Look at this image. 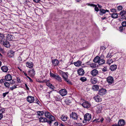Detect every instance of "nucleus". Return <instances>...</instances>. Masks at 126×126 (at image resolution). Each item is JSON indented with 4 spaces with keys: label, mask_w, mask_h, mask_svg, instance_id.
<instances>
[{
    "label": "nucleus",
    "mask_w": 126,
    "mask_h": 126,
    "mask_svg": "<svg viewBox=\"0 0 126 126\" xmlns=\"http://www.w3.org/2000/svg\"><path fill=\"white\" fill-rule=\"evenodd\" d=\"M50 76L51 77L54 78L56 80L59 82H61L62 81V78L57 74H54L50 71Z\"/></svg>",
    "instance_id": "f257e3e1"
},
{
    "label": "nucleus",
    "mask_w": 126,
    "mask_h": 126,
    "mask_svg": "<svg viewBox=\"0 0 126 126\" xmlns=\"http://www.w3.org/2000/svg\"><path fill=\"white\" fill-rule=\"evenodd\" d=\"M70 118L74 120H77L79 118V116L74 112H72L70 114Z\"/></svg>",
    "instance_id": "f03ea898"
},
{
    "label": "nucleus",
    "mask_w": 126,
    "mask_h": 126,
    "mask_svg": "<svg viewBox=\"0 0 126 126\" xmlns=\"http://www.w3.org/2000/svg\"><path fill=\"white\" fill-rule=\"evenodd\" d=\"M84 120L85 121H89L91 118V114L89 113H86L84 116Z\"/></svg>",
    "instance_id": "7ed1b4c3"
},
{
    "label": "nucleus",
    "mask_w": 126,
    "mask_h": 126,
    "mask_svg": "<svg viewBox=\"0 0 126 126\" xmlns=\"http://www.w3.org/2000/svg\"><path fill=\"white\" fill-rule=\"evenodd\" d=\"M82 105L83 107L86 108H89L91 106L90 103L88 101H85L83 102L82 104Z\"/></svg>",
    "instance_id": "20e7f679"
},
{
    "label": "nucleus",
    "mask_w": 126,
    "mask_h": 126,
    "mask_svg": "<svg viewBox=\"0 0 126 126\" xmlns=\"http://www.w3.org/2000/svg\"><path fill=\"white\" fill-rule=\"evenodd\" d=\"M60 93L62 96H63L67 94V92L65 89H63L60 91Z\"/></svg>",
    "instance_id": "39448f33"
},
{
    "label": "nucleus",
    "mask_w": 126,
    "mask_h": 126,
    "mask_svg": "<svg viewBox=\"0 0 126 126\" xmlns=\"http://www.w3.org/2000/svg\"><path fill=\"white\" fill-rule=\"evenodd\" d=\"M98 72L96 69H94L92 70L91 72V74L93 76H95L98 74Z\"/></svg>",
    "instance_id": "423d86ee"
},
{
    "label": "nucleus",
    "mask_w": 126,
    "mask_h": 126,
    "mask_svg": "<svg viewBox=\"0 0 126 126\" xmlns=\"http://www.w3.org/2000/svg\"><path fill=\"white\" fill-rule=\"evenodd\" d=\"M5 36L6 37V39L9 41L12 40L13 38V35L8 33L5 34Z\"/></svg>",
    "instance_id": "0eeeda50"
},
{
    "label": "nucleus",
    "mask_w": 126,
    "mask_h": 126,
    "mask_svg": "<svg viewBox=\"0 0 126 126\" xmlns=\"http://www.w3.org/2000/svg\"><path fill=\"white\" fill-rule=\"evenodd\" d=\"M5 81H10L12 80V77L10 74L6 75L5 77Z\"/></svg>",
    "instance_id": "6e6552de"
},
{
    "label": "nucleus",
    "mask_w": 126,
    "mask_h": 126,
    "mask_svg": "<svg viewBox=\"0 0 126 126\" xmlns=\"http://www.w3.org/2000/svg\"><path fill=\"white\" fill-rule=\"evenodd\" d=\"M125 121L124 120L122 119L119 120L118 124L119 126H123L125 125Z\"/></svg>",
    "instance_id": "1a4fd4ad"
},
{
    "label": "nucleus",
    "mask_w": 126,
    "mask_h": 126,
    "mask_svg": "<svg viewBox=\"0 0 126 126\" xmlns=\"http://www.w3.org/2000/svg\"><path fill=\"white\" fill-rule=\"evenodd\" d=\"M107 91L104 89L102 88L99 91V94L100 95H104L106 93Z\"/></svg>",
    "instance_id": "9d476101"
},
{
    "label": "nucleus",
    "mask_w": 126,
    "mask_h": 126,
    "mask_svg": "<svg viewBox=\"0 0 126 126\" xmlns=\"http://www.w3.org/2000/svg\"><path fill=\"white\" fill-rule=\"evenodd\" d=\"M107 82L110 84H111L113 81V78L111 76H109L108 77L107 79Z\"/></svg>",
    "instance_id": "9b49d317"
},
{
    "label": "nucleus",
    "mask_w": 126,
    "mask_h": 126,
    "mask_svg": "<svg viewBox=\"0 0 126 126\" xmlns=\"http://www.w3.org/2000/svg\"><path fill=\"white\" fill-rule=\"evenodd\" d=\"M27 101L30 103H32L34 100V97L32 96H28L27 98Z\"/></svg>",
    "instance_id": "f8f14e48"
},
{
    "label": "nucleus",
    "mask_w": 126,
    "mask_h": 126,
    "mask_svg": "<svg viewBox=\"0 0 126 126\" xmlns=\"http://www.w3.org/2000/svg\"><path fill=\"white\" fill-rule=\"evenodd\" d=\"M102 110L101 105H98L96 107V110L98 113H100Z\"/></svg>",
    "instance_id": "ddd939ff"
},
{
    "label": "nucleus",
    "mask_w": 126,
    "mask_h": 126,
    "mask_svg": "<svg viewBox=\"0 0 126 126\" xmlns=\"http://www.w3.org/2000/svg\"><path fill=\"white\" fill-rule=\"evenodd\" d=\"M77 71L79 75L80 76L83 75L84 73V70L81 68L78 69Z\"/></svg>",
    "instance_id": "4468645a"
},
{
    "label": "nucleus",
    "mask_w": 126,
    "mask_h": 126,
    "mask_svg": "<svg viewBox=\"0 0 126 126\" xmlns=\"http://www.w3.org/2000/svg\"><path fill=\"white\" fill-rule=\"evenodd\" d=\"M1 83L2 82H5L4 83V85L5 86L7 87H9L10 86V84L8 82L5 81V80L4 79H1L0 81Z\"/></svg>",
    "instance_id": "2eb2a0df"
},
{
    "label": "nucleus",
    "mask_w": 126,
    "mask_h": 126,
    "mask_svg": "<svg viewBox=\"0 0 126 126\" xmlns=\"http://www.w3.org/2000/svg\"><path fill=\"white\" fill-rule=\"evenodd\" d=\"M26 66L29 68H32L33 66V63L31 62H27L26 64Z\"/></svg>",
    "instance_id": "dca6fc26"
},
{
    "label": "nucleus",
    "mask_w": 126,
    "mask_h": 126,
    "mask_svg": "<svg viewBox=\"0 0 126 126\" xmlns=\"http://www.w3.org/2000/svg\"><path fill=\"white\" fill-rule=\"evenodd\" d=\"M1 69L3 72H7L8 68L7 66H3L1 67Z\"/></svg>",
    "instance_id": "f3484780"
},
{
    "label": "nucleus",
    "mask_w": 126,
    "mask_h": 126,
    "mask_svg": "<svg viewBox=\"0 0 126 126\" xmlns=\"http://www.w3.org/2000/svg\"><path fill=\"white\" fill-rule=\"evenodd\" d=\"M94 98L95 101L97 102H101L102 100L101 98L98 95L94 97Z\"/></svg>",
    "instance_id": "a211bd4d"
},
{
    "label": "nucleus",
    "mask_w": 126,
    "mask_h": 126,
    "mask_svg": "<svg viewBox=\"0 0 126 126\" xmlns=\"http://www.w3.org/2000/svg\"><path fill=\"white\" fill-rule=\"evenodd\" d=\"M68 118L67 116L64 114L62 115L60 117L61 119L63 121H66Z\"/></svg>",
    "instance_id": "6ab92c4d"
},
{
    "label": "nucleus",
    "mask_w": 126,
    "mask_h": 126,
    "mask_svg": "<svg viewBox=\"0 0 126 126\" xmlns=\"http://www.w3.org/2000/svg\"><path fill=\"white\" fill-rule=\"evenodd\" d=\"M28 72V75L31 77H33L35 75V71L33 69L29 71Z\"/></svg>",
    "instance_id": "aec40b11"
},
{
    "label": "nucleus",
    "mask_w": 126,
    "mask_h": 126,
    "mask_svg": "<svg viewBox=\"0 0 126 126\" xmlns=\"http://www.w3.org/2000/svg\"><path fill=\"white\" fill-rule=\"evenodd\" d=\"M53 65L54 66H57L59 64V62L58 61L55 59L52 61Z\"/></svg>",
    "instance_id": "412c9836"
},
{
    "label": "nucleus",
    "mask_w": 126,
    "mask_h": 126,
    "mask_svg": "<svg viewBox=\"0 0 126 126\" xmlns=\"http://www.w3.org/2000/svg\"><path fill=\"white\" fill-rule=\"evenodd\" d=\"M39 119L40 122H46L47 121V119L45 117H41Z\"/></svg>",
    "instance_id": "4be33fe9"
},
{
    "label": "nucleus",
    "mask_w": 126,
    "mask_h": 126,
    "mask_svg": "<svg viewBox=\"0 0 126 126\" xmlns=\"http://www.w3.org/2000/svg\"><path fill=\"white\" fill-rule=\"evenodd\" d=\"M110 68L112 71H114L117 68V65L115 64L113 65L110 66Z\"/></svg>",
    "instance_id": "5701e85b"
},
{
    "label": "nucleus",
    "mask_w": 126,
    "mask_h": 126,
    "mask_svg": "<svg viewBox=\"0 0 126 126\" xmlns=\"http://www.w3.org/2000/svg\"><path fill=\"white\" fill-rule=\"evenodd\" d=\"M100 57L99 56H97L95 57L93 60V62L95 63H98L99 60H100Z\"/></svg>",
    "instance_id": "b1692460"
},
{
    "label": "nucleus",
    "mask_w": 126,
    "mask_h": 126,
    "mask_svg": "<svg viewBox=\"0 0 126 126\" xmlns=\"http://www.w3.org/2000/svg\"><path fill=\"white\" fill-rule=\"evenodd\" d=\"M105 62V61L104 60L102 59H100L99 60L98 62V64L99 65H101L104 64Z\"/></svg>",
    "instance_id": "393cba45"
},
{
    "label": "nucleus",
    "mask_w": 126,
    "mask_h": 126,
    "mask_svg": "<svg viewBox=\"0 0 126 126\" xmlns=\"http://www.w3.org/2000/svg\"><path fill=\"white\" fill-rule=\"evenodd\" d=\"M67 74V73H65L63 72H62V76L64 79L67 78H68Z\"/></svg>",
    "instance_id": "a878e982"
},
{
    "label": "nucleus",
    "mask_w": 126,
    "mask_h": 126,
    "mask_svg": "<svg viewBox=\"0 0 126 126\" xmlns=\"http://www.w3.org/2000/svg\"><path fill=\"white\" fill-rule=\"evenodd\" d=\"M74 63L76 66H79L81 65V62L80 61H78L77 62H74Z\"/></svg>",
    "instance_id": "bb28decb"
},
{
    "label": "nucleus",
    "mask_w": 126,
    "mask_h": 126,
    "mask_svg": "<svg viewBox=\"0 0 126 126\" xmlns=\"http://www.w3.org/2000/svg\"><path fill=\"white\" fill-rule=\"evenodd\" d=\"M3 45L5 47L7 48L9 47H10L9 43L7 41L4 42Z\"/></svg>",
    "instance_id": "cd10ccee"
},
{
    "label": "nucleus",
    "mask_w": 126,
    "mask_h": 126,
    "mask_svg": "<svg viewBox=\"0 0 126 126\" xmlns=\"http://www.w3.org/2000/svg\"><path fill=\"white\" fill-rule=\"evenodd\" d=\"M92 89L94 91L98 90L99 89V86L97 85H94L93 86Z\"/></svg>",
    "instance_id": "c85d7f7f"
},
{
    "label": "nucleus",
    "mask_w": 126,
    "mask_h": 126,
    "mask_svg": "<svg viewBox=\"0 0 126 126\" xmlns=\"http://www.w3.org/2000/svg\"><path fill=\"white\" fill-rule=\"evenodd\" d=\"M48 118L49 120H51L53 122L55 120V117L51 115Z\"/></svg>",
    "instance_id": "c756f323"
},
{
    "label": "nucleus",
    "mask_w": 126,
    "mask_h": 126,
    "mask_svg": "<svg viewBox=\"0 0 126 126\" xmlns=\"http://www.w3.org/2000/svg\"><path fill=\"white\" fill-rule=\"evenodd\" d=\"M44 114L45 116L47 118H48L50 115H51L50 113L47 111H45L44 112Z\"/></svg>",
    "instance_id": "7c9ffc66"
},
{
    "label": "nucleus",
    "mask_w": 126,
    "mask_h": 126,
    "mask_svg": "<svg viewBox=\"0 0 126 126\" xmlns=\"http://www.w3.org/2000/svg\"><path fill=\"white\" fill-rule=\"evenodd\" d=\"M91 81L92 84H95L97 82V80L96 78H94L91 79Z\"/></svg>",
    "instance_id": "2f4dec72"
},
{
    "label": "nucleus",
    "mask_w": 126,
    "mask_h": 126,
    "mask_svg": "<svg viewBox=\"0 0 126 126\" xmlns=\"http://www.w3.org/2000/svg\"><path fill=\"white\" fill-rule=\"evenodd\" d=\"M114 61L112 59H109L107 61V64H110Z\"/></svg>",
    "instance_id": "473e14b6"
},
{
    "label": "nucleus",
    "mask_w": 126,
    "mask_h": 126,
    "mask_svg": "<svg viewBox=\"0 0 126 126\" xmlns=\"http://www.w3.org/2000/svg\"><path fill=\"white\" fill-rule=\"evenodd\" d=\"M118 14L117 13H113L111 15V17L113 18H116L118 17Z\"/></svg>",
    "instance_id": "72a5a7b5"
},
{
    "label": "nucleus",
    "mask_w": 126,
    "mask_h": 126,
    "mask_svg": "<svg viewBox=\"0 0 126 126\" xmlns=\"http://www.w3.org/2000/svg\"><path fill=\"white\" fill-rule=\"evenodd\" d=\"M5 34H3L1 33H0V39H5Z\"/></svg>",
    "instance_id": "f704fd0d"
},
{
    "label": "nucleus",
    "mask_w": 126,
    "mask_h": 126,
    "mask_svg": "<svg viewBox=\"0 0 126 126\" xmlns=\"http://www.w3.org/2000/svg\"><path fill=\"white\" fill-rule=\"evenodd\" d=\"M120 14L121 16H123L124 15H126V13L125 10H123L120 13Z\"/></svg>",
    "instance_id": "c9c22d12"
},
{
    "label": "nucleus",
    "mask_w": 126,
    "mask_h": 126,
    "mask_svg": "<svg viewBox=\"0 0 126 126\" xmlns=\"http://www.w3.org/2000/svg\"><path fill=\"white\" fill-rule=\"evenodd\" d=\"M80 80L81 81L84 82L86 81L87 80V79L85 77H82L80 78Z\"/></svg>",
    "instance_id": "e433bc0d"
},
{
    "label": "nucleus",
    "mask_w": 126,
    "mask_h": 126,
    "mask_svg": "<svg viewBox=\"0 0 126 126\" xmlns=\"http://www.w3.org/2000/svg\"><path fill=\"white\" fill-rule=\"evenodd\" d=\"M37 114L39 115H43L44 112L43 111H38L37 112Z\"/></svg>",
    "instance_id": "4c0bfd02"
},
{
    "label": "nucleus",
    "mask_w": 126,
    "mask_h": 126,
    "mask_svg": "<svg viewBox=\"0 0 126 126\" xmlns=\"http://www.w3.org/2000/svg\"><path fill=\"white\" fill-rule=\"evenodd\" d=\"M125 29V28L123 26H120L118 30L120 32H123L124 31Z\"/></svg>",
    "instance_id": "58836bf2"
},
{
    "label": "nucleus",
    "mask_w": 126,
    "mask_h": 126,
    "mask_svg": "<svg viewBox=\"0 0 126 126\" xmlns=\"http://www.w3.org/2000/svg\"><path fill=\"white\" fill-rule=\"evenodd\" d=\"M90 67L92 68H95L96 67V64L95 63H91L90 64Z\"/></svg>",
    "instance_id": "ea45409f"
},
{
    "label": "nucleus",
    "mask_w": 126,
    "mask_h": 126,
    "mask_svg": "<svg viewBox=\"0 0 126 126\" xmlns=\"http://www.w3.org/2000/svg\"><path fill=\"white\" fill-rule=\"evenodd\" d=\"M17 81L18 83H20L22 81V80L21 79L20 77H18L17 78Z\"/></svg>",
    "instance_id": "a19ab883"
},
{
    "label": "nucleus",
    "mask_w": 126,
    "mask_h": 126,
    "mask_svg": "<svg viewBox=\"0 0 126 126\" xmlns=\"http://www.w3.org/2000/svg\"><path fill=\"white\" fill-rule=\"evenodd\" d=\"M102 70L103 72H106L107 71V68L106 66L104 67L102 69Z\"/></svg>",
    "instance_id": "79ce46f5"
},
{
    "label": "nucleus",
    "mask_w": 126,
    "mask_h": 126,
    "mask_svg": "<svg viewBox=\"0 0 126 126\" xmlns=\"http://www.w3.org/2000/svg\"><path fill=\"white\" fill-rule=\"evenodd\" d=\"M100 11L101 13H102L103 14H104L106 12V11L105 10L102 9H100Z\"/></svg>",
    "instance_id": "37998d69"
},
{
    "label": "nucleus",
    "mask_w": 126,
    "mask_h": 126,
    "mask_svg": "<svg viewBox=\"0 0 126 126\" xmlns=\"http://www.w3.org/2000/svg\"><path fill=\"white\" fill-rule=\"evenodd\" d=\"M122 25L123 27H126V21H123L122 23Z\"/></svg>",
    "instance_id": "c03bdc74"
},
{
    "label": "nucleus",
    "mask_w": 126,
    "mask_h": 126,
    "mask_svg": "<svg viewBox=\"0 0 126 126\" xmlns=\"http://www.w3.org/2000/svg\"><path fill=\"white\" fill-rule=\"evenodd\" d=\"M17 88V85H14V86H13L11 87L10 88L12 90H13L14 89L16 88Z\"/></svg>",
    "instance_id": "a18cd8bd"
},
{
    "label": "nucleus",
    "mask_w": 126,
    "mask_h": 126,
    "mask_svg": "<svg viewBox=\"0 0 126 126\" xmlns=\"http://www.w3.org/2000/svg\"><path fill=\"white\" fill-rule=\"evenodd\" d=\"M111 56L112 55H111V53H109L106 56V57L107 58H111Z\"/></svg>",
    "instance_id": "49530a36"
},
{
    "label": "nucleus",
    "mask_w": 126,
    "mask_h": 126,
    "mask_svg": "<svg viewBox=\"0 0 126 126\" xmlns=\"http://www.w3.org/2000/svg\"><path fill=\"white\" fill-rule=\"evenodd\" d=\"M95 7L94 10L95 11L98 12L99 11V9L98 7H97V5H95V6H94Z\"/></svg>",
    "instance_id": "de8ad7c7"
},
{
    "label": "nucleus",
    "mask_w": 126,
    "mask_h": 126,
    "mask_svg": "<svg viewBox=\"0 0 126 126\" xmlns=\"http://www.w3.org/2000/svg\"><path fill=\"white\" fill-rule=\"evenodd\" d=\"M53 122L50 120H47V121L46 122L47 124H49L50 126H51V124Z\"/></svg>",
    "instance_id": "09e8293b"
},
{
    "label": "nucleus",
    "mask_w": 126,
    "mask_h": 126,
    "mask_svg": "<svg viewBox=\"0 0 126 126\" xmlns=\"http://www.w3.org/2000/svg\"><path fill=\"white\" fill-rule=\"evenodd\" d=\"M123 7L122 6H119L117 7L118 9L119 10H121L122 9Z\"/></svg>",
    "instance_id": "8fccbe9b"
},
{
    "label": "nucleus",
    "mask_w": 126,
    "mask_h": 126,
    "mask_svg": "<svg viewBox=\"0 0 126 126\" xmlns=\"http://www.w3.org/2000/svg\"><path fill=\"white\" fill-rule=\"evenodd\" d=\"M8 92H7L5 93H3L2 94V95L4 97H5L6 96V95L8 94Z\"/></svg>",
    "instance_id": "3c124183"
},
{
    "label": "nucleus",
    "mask_w": 126,
    "mask_h": 126,
    "mask_svg": "<svg viewBox=\"0 0 126 126\" xmlns=\"http://www.w3.org/2000/svg\"><path fill=\"white\" fill-rule=\"evenodd\" d=\"M55 99L57 101H59L60 100V98L57 96H56L55 97Z\"/></svg>",
    "instance_id": "603ef678"
},
{
    "label": "nucleus",
    "mask_w": 126,
    "mask_h": 126,
    "mask_svg": "<svg viewBox=\"0 0 126 126\" xmlns=\"http://www.w3.org/2000/svg\"><path fill=\"white\" fill-rule=\"evenodd\" d=\"M66 82L67 84L69 85H72V84L71 82L69 79Z\"/></svg>",
    "instance_id": "864d4df0"
},
{
    "label": "nucleus",
    "mask_w": 126,
    "mask_h": 126,
    "mask_svg": "<svg viewBox=\"0 0 126 126\" xmlns=\"http://www.w3.org/2000/svg\"><path fill=\"white\" fill-rule=\"evenodd\" d=\"M67 104L69 105V104L71 102V101L70 99H68L66 101Z\"/></svg>",
    "instance_id": "5fc2aeb1"
},
{
    "label": "nucleus",
    "mask_w": 126,
    "mask_h": 126,
    "mask_svg": "<svg viewBox=\"0 0 126 126\" xmlns=\"http://www.w3.org/2000/svg\"><path fill=\"white\" fill-rule=\"evenodd\" d=\"M111 11L113 12H116V10L115 9H110Z\"/></svg>",
    "instance_id": "6e6d98bb"
},
{
    "label": "nucleus",
    "mask_w": 126,
    "mask_h": 126,
    "mask_svg": "<svg viewBox=\"0 0 126 126\" xmlns=\"http://www.w3.org/2000/svg\"><path fill=\"white\" fill-rule=\"evenodd\" d=\"M99 120V119H96L93 121V122H94L95 121H96V122H99L100 121L98 120Z\"/></svg>",
    "instance_id": "4d7b16f0"
},
{
    "label": "nucleus",
    "mask_w": 126,
    "mask_h": 126,
    "mask_svg": "<svg viewBox=\"0 0 126 126\" xmlns=\"http://www.w3.org/2000/svg\"><path fill=\"white\" fill-rule=\"evenodd\" d=\"M10 81V83L11 84H13L15 83V82L12 80Z\"/></svg>",
    "instance_id": "13d9d810"
},
{
    "label": "nucleus",
    "mask_w": 126,
    "mask_h": 126,
    "mask_svg": "<svg viewBox=\"0 0 126 126\" xmlns=\"http://www.w3.org/2000/svg\"><path fill=\"white\" fill-rule=\"evenodd\" d=\"M106 48V47L104 46L101 47V49H102L103 50H105Z\"/></svg>",
    "instance_id": "bf43d9fd"
},
{
    "label": "nucleus",
    "mask_w": 126,
    "mask_h": 126,
    "mask_svg": "<svg viewBox=\"0 0 126 126\" xmlns=\"http://www.w3.org/2000/svg\"><path fill=\"white\" fill-rule=\"evenodd\" d=\"M46 85L47 86H48L49 87H50V86H51V85L52 84H51V83H50L49 82H47V83Z\"/></svg>",
    "instance_id": "052dcab7"
},
{
    "label": "nucleus",
    "mask_w": 126,
    "mask_h": 126,
    "mask_svg": "<svg viewBox=\"0 0 126 126\" xmlns=\"http://www.w3.org/2000/svg\"><path fill=\"white\" fill-rule=\"evenodd\" d=\"M27 78L29 79L30 82H33V81L31 79V78L30 77L28 76L27 77Z\"/></svg>",
    "instance_id": "680f3d73"
},
{
    "label": "nucleus",
    "mask_w": 126,
    "mask_h": 126,
    "mask_svg": "<svg viewBox=\"0 0 126 126\" xmlns=\"http://www.w3.org/2000/svg\"><path fill=\"white\" fill-rule=\"evenodd\" d=\"M54 125L55 126H58V123L57 122H56L54 123Z\"/></svg>",
    "instance_id": "e2e57ef3"
},
{
    "label": "nucleus",
    "mask_w": 126,
    "mask_h": 126,
    "mask_svg": "<svg viewBox=\"0 0 126 126\" xmlns=\"http://www.w3.org/2000/svg\"><path fill=\"white\" fill-rule=\"evenodd\" d=\"M33 2L36 3H38L39 1L40 0H33Z\"/></svg>",
    "instance_id": "0e129e2a"
},
{
    "label": "nucleus",
    "mask_w": 126,
    "mask_h": 126,
    "mask_svg": "<svg viewBox=\"0 0 126 126\" xmlns=\"http://www.w3.org/2000/svg\"><path fill=\"white\" fill-rule=\"evenodd\" d=\"M88 4L90 6H93V7H94V6H95V5L94 4H89H89Z\"/></svg>",
    "instance_id": "69168bd1"
},
{
    "label": "nucleus",
    "mask_w": 126,
    "mask_h": 126,
    "mask_svg": "<svg viewBox=\"0 0 126 126\" xmlns=\"http://www.w3.org/2000/svg\"><path fill=\"white\" fill-rule=\"evenodd\" d=\"M35 101L36 102H35V103H37L38 104H39V101L38 99L36 98V100H35Z\"/></svg>",
    "instance_id": "338daca9"
},
{
    "label": "nucleus",
    "mask_w": 126,
    "mask_h": 126,
    "mask_svg": "<svg viewBox=\"0 0 126 126\" xmlns=\"http://www.w3.org/2000/svg\"><path fill=\"white\" fill-rule=\"evenodd\" d=\"M99 57H100V59H103V58L104 57V55L103 54H102Z\"/></svg>",
    "instance_id": "774afa93"
}]
</instances>
